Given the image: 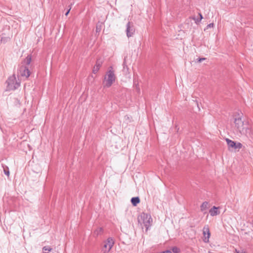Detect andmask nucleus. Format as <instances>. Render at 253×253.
I'll list each match as a JSON object with an SVG mask.
<instances>
[{"label":"nucleus","instance_id":"obj_1","mask_svg":"<svg viewBox=\"0 0 253 253\" xmlns=\"http://www.w3.org/2000/svg\"><path fill=\"white\" fill-rule=\"evenodd\" d=\"M234 123L236 129L242 135L252 136L253 130L249 126L248 122L246 121L243 113H236L234 115Z\"/></svg>","mask_w":253,"mask_h":253},{"label":"nucleus","instance_id":"obj_2","mask_svg":"<svg viewBox=\"0 0 253 253\" xmlns=\"http://www.w3.org/2000/svg\"><path fill=\"white\" fill-rule=\"evenodd\" d=\"M32 60L31 55H28L21 63L18 69V77L28 79L30 75V71L27 66L30 65Z\"/></svg>","mask_w":253,"mask_h":253},{"label":"nucleus","instance_id":"obj_3","mask_svg":"<svg viewBox=\"0 0 253 253\" xmlns=\"http://www.w3.org/2000/svg\"><path fill=\"white\" fill-rule=\"evenodd\" d=\"M116 76L112 67H110L109 70L107 72L103 81V84L105 87H110L113 83L115 82Z\"/></svg>","mask_w":253,"mask_h":253},{"label":"nucleus","instance_id":"obj_4","mask_svg":"<svg viewBox=\"0 0 253 253\" xmlns=\"http://www.w3.org/2000/svg\"><path fill=\"white\" fill-rule=\"evenodd\" d=\"M6 83L7 84V90H14L18 88L20 86L21 81L19 79L17 80L15 75L13 74L8 78L6 81Z\"/></svg>","mask_w":253,"mask_h":253},{"label":"nucleus","instance_id":"obj_5","mask_svg":"<svg viewBox=\"0 0 253 253\" xmlns=\"http://www.w3.org/2000/svg\"><path fill=\"white\" fill-rule=\"evenodd\" d=\"M114 243V240L112 238H108L106 241L104 242V244L102 248L103 253H108L112 249Z\"/></svg>","mask_w":253,"mask_h":253},{"label":"nucleus","instance_id":"obj_6","mask_svg":"<svg viewBox=\"0 0 253 253\" xmlns=\"http://www.w3.org/2000/svg\"><path fill=\"white\" fill-rule=\"evenodd\" d=\"M141 219L142 220L143 226L146 228L147 231L151 225V222H152V219L150 215L143 213L140 216Z\"/></svg>","mask_w":253,"mask_h":253},{"label":"nucleus","instance_id":"obj_7","mask_svg":"<svg viewBox=\"0 0 253 253\" xmlns=\"http://www.w3.org/2000/svg\"><path fill=\"white\" fill-rule=\"evenodd\" d=\"M126 33L128 38L132 37L134 32L135 29L133 23L128 22L126 26Z\"/></svg>","mask_w":253,"mask_h":253},{"label":"nucleus","instance_id":"obj_8","mask_svg":"<svg viewBox=\"0 0 253 253\" xmlns=\"http://www.w3.org/2000/svg\"><path fill=\"white\" fill-rule=\"evenodd\" d=\"M203 234L204 236V238L203 241L205 243H208L209 242V239L210 237V232L209 228L208 226H204L203 228Z\"/></svg>","mask_w":253,"mask_h":253},{"label":"nucleus","instance_id":"obj_9","mask_svg":"<svg viewBox=\"0 0 253 253\" xmlns=\"http://www.w3.org/2000/svg\"><path fill=\"white\" fill-rule=\"evenodd\" d=\"M0 35L1 36L0 41L2 42L6 43L10 41L11 39V36H10V35L8 34L6 36L5 33H3V31L0 32Z\"/></svg>","mask_w":253,"mask_h":253},{"label":"nucleus","instance_id":"obj_10","mask_svg":"<svg viewBox=\"0 0 253 253\" xmlns=\"http://www.w3.org/2000/svg\"><path fill=\"white\" fill-rule=\"evenodd\" d=\"M218 207H216L213 206L210 210L209 211V213L210 215L212 216H215L220 213L219 211H218Z\"/></svg>","mask_w":253,"mask_h":253},{"label":"nucleus","instance_id":"obj_11","mask_svg":"<svg viewBox=\"0 0 253 253\" xmlns=\"http://www.w3.org/2000/svg\"><path fill=\"white\" fill-rule=\"evenodd\" d=\"M102 65V61H100L99 60H97L96 63V64L94 66L92 70V72L94 74H96L98 70H99L100 67H101Z\"/></svg>","mask_w":253,"mask_h":253},{"label":"nucleus","instance_id":"obj_12","mask_svg":"<svg viewBox=\"0 0 253 253\" xmlns=\"http://www.w3.org/2000/svg\"><path fill=\"white\" fill-rule=\"evenodd\" d=\"M131 203L133 206H136L140 203V199L138 197H132L131 199Z\"/></svg>","mask_w":253,"mask_h":253},{"label":"nucleus","instance_id":"obj_13","mask_svg":"<svg viewBox=\"0 0 253 253\" xmlns=\"http://www.w3.org/2000/svg\"><path fill=\"white\" fill-rule=\"evenodd\" d=\"M209 207V203L208 202H204L200 206V209L202 211L207 210Z\"/></svg>","mask_w":253,"mask_h":253},{"label":"nucleus","instance_id":"obj_14","mask_svg":"<svg viewBox=\"0 0 253 253\" xmlns=\"http://www.w3.org/2000/svg\"><path fill=\"white\" fill-rule=\"evenodd\" d=\"M225 140H226V141L227 142L228 147L232 148V146H233L234 143L235 142L229 139V138H226Z\"/></svg>","mask_w":253,"mask_h":253},{"label":"nucleus","instance_id":"obj_15","mask_svg":"<svg viewBox=\"0 0 253 253\" xmlns=\"http://www.w3.org/2000/svg\"><path fill=\"white\" fill-rule=\"evenodd\" d=\"M103 232V229L102 228H99L95 230L94 232V234L96 236H98L99 235H100Z\"/></svg>","mask_w":253,"mask_h":253},{"label":"nucleus","instance_id":"obj_16","mask_svg":"<svg viewBox=\"0 0 253 253\" xmlns=\"http://www.w3.org/2000/svg\"><path fill=\"white\" fill-rule=\"evenodd\" d=\"M133 85L135 87L137 91L139 93L140 91V88L139 87L138 83L137 82L135 79L133 80Z\"/></svg>","mask_w":253,"mask_h":253},{"label":"nucleus","instance_id":"obj_17","mask_svg":"<svg viewBox=\"0 0 253 253\" xmlns=\"http://www.w3.org/2000/svg\"><path fill=\"white\" fill-rule=\"evenodd\" d=\"M125 120L127 122V123H129V122H131L132 118L131 117L130 118L128 116H125Z\"/></svg>","mask_w":253,"mask_h":253},{"label":"nucleus","instance_id":"obj_18","mask_svg":"<svg viewBox=\"0 0 253 253\" xmlns=\"http://www.w3.org/2000/svg\"><path fill=\"white\" fill-rule=\"evenodd\" d=\"M42 250L43 251L50 252L52 250V248H51L49 247L45 246V247H43Z\"/></svg>","mask_w":253,"mask_h":253},{"label":"nucleus","instance_id":"obj_19","mask_svg":"<svg viewBox=\"0 0 253 253\" xmlns=\"http://www.w3.org/2000/svg\"><path fill=\"white\" fill-rule=\"evenodd\" d=\"M178 252L179 249L177 247H174L172 248V253H178Z\"/></svg>","mask_w":253,"mask_h":253},{"label":"nucleus","instance_id":"obj_20","mask_svg":"<svg viewBox=\"0 0 253 253\" xmlns=\"http://www.w3.org/2000/svg\"><path fill=\"white\" fill-rule=\"evenodd\" d=\"M243 146V145L240 143V142H238L237 143V149H241Z\"/></svg>","mask_w":253,"mask_h":253},{"label":"nucleus","instance_id":"obj_21","mask_svg":"<svg viewBox=\"0 0 253 253\" xmlns=\"http://www.w3.org/2000/svg\"><path fill=\"white\" fill-rule=\"evenodd\" d=\"M206 59V58H199L197 59V62L200 63Z\"/></svg>","mask_w":253,"mask_h":253},{"label":"nucleus","instance_id":"obj_22","mask_svg":"<svg viewBox=\"0 0 253 253\" xmlns=\"http://www.w3.org/2000/svg\"><path fill=\"white\" fill-rule=\"evenodd\" d=\"M192 19H193L195 21V22L196 24H198L201 21H199V18L197 19L195 17H192Z\"/></svg>","mask_w":253,"mask_h":253},{"label":"nucleus","instance_id":"obj_23","mask_svg":"<svg viewBox=\"0 0 253 253\" xmlns=\"http://www.w3.org/2000/svg\"><path fill=\"white\" fill-rule=\"evenodd\" d=\"M4 173L5 174H6L7 176H9V171L8 169H4Z\"/></svg>","mask_w":253,"mask_h":253},{"label":"nucleus","instance_id":"obj_24","mask_svg":"<svg viewBox=\"0 0 253 253\" xmlns=\"http://www.w3.org/2000/svg\"><path fill=\"white\" fill-rule=\"evenodd\" d=\"M214 24L213 23L208 24L207 26V29L213 27Z\"/></svg>","mask_w":253,"mask_h":253},{"label":"nucleus","instance_id":"obj_25","mask_svg":"<svg viewBox=\"0 0 253 253\" xmlns=\"http://www.w3.org/2000/svg\"><path fill=\"white\" fill-rule=\"evenodd\" d=\"M101 26H96V32H99L101 31Z\"/></svg>","mask_w":253,"mask_h":253},{"label":"nucleus","instance_id":"obj_26","mask_svg":"<svg viewBox=\"0 0 253 253\" xmlns=\"http://www.w3.org/2000/svg\"><path fill=\"white\" fill-rule=\"evenodd\" d=\"M199 17H199V21H201L202 19L203 18V16H202V14L201 13H199Z\"/></svg>","mask_w":253,"mask_h":253},{"label":"nucleus","instance_id":"obj_27","mask_svg":"<svg viewBox=\"0 0 253 253\" xmlns=\"http://www.w3.org/2000/svg\"><path fill=\"white\" fill-rule=\"evenodd\" d=\"M232 148H234L235 149H237V143L235 142L233 144V146L232 147Z\"/></svg>","mask_w":253,"mask_h":253},{"label":"nucleus","instance_id":"obj_28","mask_svg":"<svg viewBox=\"0 0 253 253\" xmlns=\"http://www.w3.org/2000/svg\"><path fill=\"white\" fill-rule=\"evenodd\" d=\"M70 9H71V8H70L69 9H68V10H67V11L65 13V15H66V16H67V15H68V14H69V12H70Z\"/></svg>","mask_w":253,"mask_h":253},{"label":"nucleus","instance_id":"obj_29","mask_svg":"<svg viewBox=\"0 0 253 253\" xmlns=\"http://www.w3.org/2000/svg\"><path fill=\"white\" fill-rule=\"evenodd\" d=\"M247 253L246 252H240L239 251H237L236 250V253Z\"/></svg>","mask_w":253,"mask_h":253},{"label":"nucleus","instance_id":"obj_30","mask_svg":"<svg viewBox=\"0 0 253 253\" xmlns=\"http://www.w3.org/2000/svg\"><path fill=\"white\" fill-rule=\"evenodd\" d=\"M123 65H124V68L125 69V62H124Z\"/></svg>","mask_w":253,"mask_h":253},{"label":"nucleus","instance_id":"obj_31","mask_svg":"<svg viewBox=\"0 0 253 253\" xmlns=\"http://www.w3.org/2000/svg\"><path fill=\"white\" fill-rule=\"evenodd\" d=\"M8 30L9 31V27H8Z\"/></svg>","mask_w":253,"mask_h":253},{"label":"nucleus","instance_id":"obj_32","mask_svg":"<svg viewBox=\"0 0 253 253\" xmlns=\"http://www.w3.org/2000/svg\"><path fill=\"white\" fill-rule=\"evenodd\" d=\"M44 253H46V252H44Z\"/></svg>","mask_w":253,"mask_h":253}]
</instances>
